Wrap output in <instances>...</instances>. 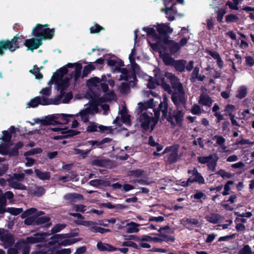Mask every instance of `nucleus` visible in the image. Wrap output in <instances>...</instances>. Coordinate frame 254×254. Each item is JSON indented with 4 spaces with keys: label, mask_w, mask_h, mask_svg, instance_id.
Listing matches in <instances>:
<instances>
[{
    "label": "nucleus",
    "mask_w": 254,
    "mask_h": 254,
    "mask_svg": "<svg viewBox=\"0 0 254 254\" xmlns=\"http://www.w3.org/2000/svg\"><path fill=\"white\" fill-rule=\"evenodd\" d=\"M63 76L61 75L60 73L57 71V70L54 73L51 80L49 81V83L51 82L53 83V82L55 83H58L60 80H62Z\"/></svg>",
    "instance_id": "13d9d810"
},
{
    "label": "nucleus",
    "mask_w": 254,
    "mask_h": 254,
    "mask_svg": "<svg viewBox=\"0 0 254 254\" xmlns=\"http://www.w3.org/2000/svg\"><path fill=\"white\" fill-rule=\"evenodd\" d=\"M97 248L98 250L101 252H114L117 250V248L111 246V245L107 243H103L102 242H98L97 244Z\"/></svg>",
    "instance_id": "6ab92c4d"
},
{
    "label": "nucleus",
    "mask_w": 254,
    "mask_h": 254,
    "mask_svg": "<svg viewBox=\"0 0 254 254\" xmlns=\"http://www.w3.org/2000/svg\"><path fill=\"white\" fill-rule=\"evenodd\" d=\"M142 30L146 32L147 41L152 50L159 52V35H157L153 28L143 27Z\"/></svg>",
    "instance_id": "0eeeda50"
},
{
    "label": "nucleus",
    "mask_w": 254,
    "mask_h": 254,
    "mask_svg": "<svg viewBox=\"0 0 254 254\" xmlns=\"http://www.w3.org/2000/svg\"><path fill=\"white\" fill-rule=\"evenodd\" d=\"M95 69V66L90 63L83 67L82 71V77L87 76L92 70Z\"/></svg>",
    "instance_id": "72a5a7b5"
},
{
    "label": "nucleus",
    "mask_w": 254,
    "mask_h": 254,
    "mask_svg": "<svg viewBox=\"0 0 254 254\" xmlns=\"http://www.w3.org/2000/svg\"><path fill=\"white\" fill-rule=\"evenodd\" d=\"M40 105H59L61 103V101L56 96L54 99L48 98L44 96L40 97Z\"/></svg>",
    "instance_id": "a211bd4d"
},
{
    "label": "nucleus",
    "mask_w": 254,
    "mask_h": 254,
    "mask_svg": "<svg viewBox=\"0 0 254 254\" xmlns=\"http://www.w3.org/2000/svg\"><path fill=\"white\" fill-rule=\"evenodd\" d=\"M79 235V229L75 228L72 230L70 232L66 234H64L65 238H73Z\"/></svg>",
    "instance_id": "338daca9"
},
{
    "label": "nucleus",
    "mask_w": 254,
    "mask_h": 254,
    "mask_svg": "<svg viewBox=\"0 0 254 254\" xmlns=\"http://www.w3.org/2000/svg\"><path fill=\"white\" fill-rule=\"evenodd\" d=\"M101 82V80L97 77H91L88 79L86 82L87 85L88 86H96L97 83H99Z\"/></svg>",
    "instance_id": "09e8293b"
},
{
    "label": "nucleus",
    "mask_w": 254,
    "mask_h": 254,
    "mask_svg": "<svg viewBox=\"0 0 254 254\" xmlns=\"http://www.w3.org/2000/svg\"><path fill=\"white\" fill-rule=\"evenodd\" d=\"M6 198L4 196L0 197V214H3L7 212V208H6Z\"/></svg>",
    "instance_id": "58836bf2"
},
{
    "label": "nucleus",
    "mask_w": 254,
    "mask_h": 254,
    "mask_svg": "<svg viewBox=\"0 0 254 254\" xmlns=\"http://www.w3.org/2000/svg\"><path fill=\"white\" fill-rule=\"evenodd\" d=\"M215 12L217 14V20L219 22H222L223 16L226 13L225 9L223 8H219L217 7L215 9Z\"/></svg>",
    "instance_id": "a19ab883"
},
{
    "label": "nucleus",
    "mask_w": 254,
    "mask_h": 254,
    "mask_svg": "<svg viewBox=\"0 0 254 254\" xmlns=\"http://www.w3.org/2000/svg\"><path fill=\"white\" fill-rule=\"evenodd\" d=\"M51 234L44 232L37 233L34 234V236L26 237L25 240H21L18 241L15 244V247L17 249H22L23 254H29L30 253V244H36L45 241L46 237L49 236Z\"/></svg>",
    "instance_id": "f03ea898"
},
{
    "label": "nucleus",
    "mask_w": 254,
    "mask_h": 254,
    "mask_svg": "<svg viewBox=\"0 0 254 254\" xmlns=\"http://www.w3.org/2000/svg\"><path fill=\"white\" fill-rule=\"evenodd\" d=\"M112 141V139L109 137H105L102 139L101 141H98L96 140H91L87 141L84 145H91L92 146L96 145L99 148H104L105 147L104 144L105 143H110Z\"/></svg>",
    "instance_id": "f8f14e48"
},
{
    "label": "nucleus",
    "mask_w": 254,
    "mask_h": 254,
    "mask_svg": "<svg viewBox=\"0 0 254 254\" xmlns=\"http://www.w3.org/2000/svg\"><path fill=\"white\" fill-rule=\"evenodd\" d=\"M247 93V88L244 86H242L238 89L236 97L239 99H242L246 96Z\"/></svg>",
    "instance_id": "c03bdc74"
},
{
    "label": "nucleus",
    "mask_w": 254,
    "mask_h": 254,
    "mask_svg": "<svg viewBox=\"0 0 254 254\" xmlns=\"http://www.w3.org/2000/svg\"><path fill=\"white\" fill-rule=\"evenodd\" d=\"M83 198L82 195L77 193H67L64 195V199L71 202H75L76 200H81Z\"/></svg>",
    "instance_id": "a878e982"
},
{
    "label": "nucleus",
    "mask_w": 254,
    "mask_h": 254,
    "mask_svg": "<svg viewBox=\"0 0 254 254\" xmlns=\"http://www.w3.org/2000/svg\"><path fill=\"white\" fill-rule=\"evenodd\" d=\"M81 240V238H72L70 239H64L62 241L61 240V242L58 244V245L60 248L61 246H66L68 245H71L79 241H80Z\"/></svg>",
    "instance_id": "cd10ccee"
},
{
    "label": "nucleus",
    "mask_w": 254,
    "mask_h": 254,
    "mask_svg": "<svg viewBox=\"0 0 254 254\" xmlns=\"http://www.w3.org/2000/svg\"><path fill=\"white\" fill-rule=\"evenodd\" d=\"M216 174L220 176L222 178L224 179H229L234 176V175L232 174V173L226 172L224 170L222 169L218 171L216 173Z\"/></svg>",
    "instance_id": "864d4df0"
},
{
    "label": "nucleus",
    "mask_w": 254,
    "mask_h": 254,
    "mask_svg": "<svg viewBox=\"0 0 254 254\" xmlns=\"http://www.w3.org/2000/svg\"><path fill=\"white\" fill-rule=\"evenodd\" d=\"M93 166L102 167H109L112 164V161L110 159H95L91 161Z\"/></svg>",
    "instance_id": "f3484780"
},
{
    "label": "nucleus",
    "mask_w": 254,
    "mask_h": 254,
    "mask_svg": "<svg viewBox=\"0 0 254 254\" xmlns=\"http://www.w3.org/2000/svg\"><path fill=\"white\" fill-rule=\"evenodd\" d=\"M10 187L16 190H26L27 187L18 181H12L10 182Z\"/></svg>",
    "instance_id": "e433bc0d"
},
{
    "label": "nucleus",
    "mask_w": 254,
    "mask_h": 254,
    "mask_svg": "<svg viewBox=\"0 0 254 254\" xmlns=\"http://www.w3.org/2000/svg\"><path fill=\"white\" fill-rule=\"evenodd\" d=\"M57 83L58 89L60 90V93L57 97L61 101L65 94L64 91L69 86V82L67 79H64L60 80Z\"/></svg>",
    "instance_id": "4468645a"
},
{
    "label": "nucleus",
    "mask_w": 254,
    "mask_h": 254,
    "mask_svg": "<svg viewBox=\"0 0 254 254\" xmlns=\"http://www.w3.org/2000/svg\"><path fill=\"white\" fill-rule=\"evenodd\" d=\"M126 226H128L127 228V232L128 233H137L139 231V229L137 228L139 225L135 222H131L127 223Z\"/></svg>",
    "instance_id": "c756f323"
},
{
    "label": "nucleus",
    "mask_w": 254,
    "mask_h": 254,
    "mask_svg": "<svg viewBox=\"0 0 254 254\" xmlns=\"http://www.w3.org/2000/svg\"><path fill=\"white\" fill-rule=\"evenodd\" d=\"M0 239L7 247H11L14 243V237L10 233L3 234Z\"/></svg>",
    "instance_id": "aec40b11"
},
{
    "label": "nucleus",
    "mask_w": 254,
    "mask_h": 254,
    "mask_svg": "<svg viewBox=\"0 0 254 254\" xmlns=\"http://www.w3.org/2000/svg\"><path fill=\"white\" fill-rule=\"evenodd\" d=\"M37 177L41 180H49L50 179V173L48 172H43L39 169L35 170Z\"/></svg>",
    "instance_id": "c85d7f7f"
},
{
    "label": "nucleus",
    "mask_w": 254,
    "mask_h": 254,
    "mask_svg": "<svg viewBox=\"0 0 254 254\" xmlns=\"http://www.w3.org/2000/svg\"><path fill=\"white\" fill-rule=\"evenodd\" d=\"M154 124L151 125V130H153L156 124L159 121V107L154 110ZM154 120L153 117L149 116L147 113H143L141 114L139 117V122H140V126L143 131H147L149 128L150 124L151 121Z\"/></svg>",
    "instance_id": "20e7f679"
},
{
    "label": "nucleus",
    "mask_w": 254,
    "mask_h": 254,
    "mask_svg": "<svg viewBox=\"0 0 254 254\" xmlns=\"http://www.w3.org/2000/svg\"><path fill=\"white\" fill-rule=\"evenodd\" d=\"M186 63V61L184 60L175 61L172 66H174L177 70L182 72L185 69Z\"/></svg>",
    "instance_id": "7c9ffc66"
},
{
    "label": "nucleus",
    "mask_w": 254,
    "mask_h": 254,
    "mask_svg": "<svg viewBox=\"0 0 254 254\" xmlns=\"http://www.w3.org/2000/svg\"><path fill=\"white\" fill-rule=\"evenodd\" d=\"M138 109L140 112H141L143 111L147 110L149 108H153L154 106V100L153 98H151L144 103L140 102L138 103Z\"/></svg>",
    "instance_id": "b1692460"
},
{
    "label": "nucleus",
    "mask_w": 254,
    "mask_h": 254,
    "mask_svg": "<svg viewBox=\"0 0 254 254\" xmlns=\"http://www.w3.org/2000/svg\"><path fill=\"white\" fill-rule=\"evenodd\" d=\"M212 139L213 140L215 141V146L222 145L223 143H225L226 141L225 139L221 135H214L212 137Z\"/></svg>",
    "instance_id": "4c0bfd02"
},
{
    "label": "nucleus",
    "mask_w": 254,
    "mask_h": 254,
    "mask_svg": "<svg viewBox=\"0 0 254 254\" xmlns=\"http://www.w3.org/2000/svg\"><path fill=\"white\" fill-rule=\"evenodd\" d=\"M50 221V218L48 216L36 217L35 224L36 225L44 224L49 222Z\"/></svg>",
    "instance_id": "49530a36"
},
{
    "label": "nucleus",
    "mask_w": 254,
    "mask_h": 254,
    "mask_svg": "<svg viewBox=\"0 0 254 254\" xmlns=\"http://www.w3.org/2000/svg\"><path fill=\"white\" fill-rule=\"evenodd\" d=\"M66 226L64 224H57L51 229V234H54L60 232Z\"/></svg>",
    "instance_id": "8fccbe9b"
},
{
    "label": "nucleus",
    "mask_w": 254,
    "mask_h": 254,
    "mask_svg": "<svg viewBox=\"0 0 254 254\" xmlns=\"http://www.w3.org/2000/svg\"><path fill=\"white\" fill-rule=\"evenodd\" d=\"M23 211L22 208L8 207L7 208V212L10 213L13 215H17Z\"/></svg>",
    "instance_id": "3c124183"
},
{
    "label": "nucleus",
    "mask_w": 254,
    "mask_h": 254,
    "mask_svg": "<svg viewBox=\"0 0 254 254\" xmlns=\"http://www.w3.org/2000/svg\"><path fill=\"white\" fill-rule=\"evenodd\" d=\"M135 48L134 47L131 50V53L129 55V60L130 63L132 64L133 67H135L136 66H138V65L135 62V58L134 57V55H135Z\"/></svg>",
    "instance_id": "e2e57ef3"
},
{
    "label": "nucleus",
    "mask_w": 254,
    "mask_h": 254,
    "mask_svg": "<svg viewBox=\"0 0 254 254\" xmlns=\"http://www.w3.org/2000/svg\"><path fill=\"white\" fill-rule=\"evenodd\" d=\"M148 141L149 144L150 146L153 147L156 146V151L153 152V155H159V143L155 141L152 136H149Z\"/></svg>",
    "instance_id": "de8ad7c7"
},
{
    "label": "nucleus",
    "mask_w": 254,
    "mask_h": 254,
    "mask_svg": "<svg viewBox=\"0 0 254 254\" xmlns=\"http://www.w3.org/2000/svg\"><path fill=\"white\" fill-rule=\"evenodd\" d=\"M42 152V149L41 148H34L26 151L24 153L25 156H28L33 155L35 154H40Z\"/></svg>",
    "instance_id": "603ef678"
},
{
    "label": "nucleus",
    "mask_w": 254,
    "mask_h": 254,
    "mask_svg": "<svg viewBox=\"0 0 254 254\" xmlns=\"http://www.w3.org/2000/svg\"><path fill=\"white\" fill-rule=\"evenodd\" d=\"M162 111V118H166L167 120L171 123L172 125H174L175 123L173 122V119L171 116L169 115L168 116V108L166 102L164 103L160 104V110Z\"/></svg>",
    "instance_id": "412c9836"
},
{
    "label": "nucleus",
    "mask_w": 254,
    "mask_h": 254,
    "mask_svg": "<svg viewBox=\"0 0 254 254\" xmlns=\"http://www.w3.org/2000/svg\"><path fill=\"white\" fill-rule=\"evenodd\" d=\"M252 251L249 245H245L242 248L238 253V254H251Z\"/></svg>",
    "instance_id": "774afa93"
},
{
    "label": "nucleus",
    "mask_w": 254,
    "mask_h": 254,
    "mask_svg": "<svg viewBox=\"0 0 254 254\" xmlns=\"http://www.w3.org/2000/svg\"><path fill=\"white\" fill-rule=\"evenodd\" d=\"M35 122L38 123H41L42 125L47 126V125H61L62 123L60 121L55 120V116L52 115L46 117L45 119L39 120L37 119L36 120Z\"/></svg>",
    "instance_id": "ddd939ff"
},
{
    "label": "nucleus",
    "mask_w": 254,
    "mask_h": 254,
    "mask_svg": "<svg viewBox=\"0 0 254 254\" xmlns=\"http://www.w3.org/2000/svg\"><path fill=\"white\" fill-rule=\"evenodd\" d=\"M124 62L122 60H119L118 63V66H116L115 67L113 68L114 72H121L120 80H124L126 81H128L129 79L131 78V75L129 74L128 70L126 68H121L124 66Z\"/></svg>",
    "instance_id": "9d476101"
},
{
    "label": "nucleus",
    "mask_w": 254,
    "mask_h": 254,
    "mask_svg": "<svg viewBox=\"0 0 254 254\" xmlns=\"http://www.w3.org/2000/svg\"><path fill=\"white\" fill-rule=\"evenodd\" d=\"M198 103L202 105L210 107L212 104V100L208 95L201 94L199 98Z\"/></svg>",
    "instance_id": "bb28decb"
},
{
    "label": "nucleus",
    "mask_w": 254,
    "mask_h": 254,
    "mask_svg": "<svg viewBox=\"0 0 254 254\" xmlns=\"http://www.w3.org/2000/svg\"><path fill=\"white\" fill-rule=\"evenodd\" d=\"M24 39L25 37L23 35L18 36L17 34L10 40L7 39L0 40V48L2 56L5 55L7 50L11 53H13L19 49L20 48L19 44L23 42Z\"/></svg>",
    "instance_id": "7ed1b4c3"
},
{
    "label": "nucleus",
    "mask_w": 254,
    "mask_h": 254,
    "mask_svg": "<svg viewBox=\"0 0 254 254\" xmlns=\"http://www.w3.org/2000/svg\"><path fill=\"white\" fill-rule=\"evenodd\" d=\"M165 7L162 9V12L164 13L166 17L170 20L175 19V16L177 13L175 5L176 4L171 1L165 2Z\"/></svg>",
    "instance_id": "1a4fd4ad"
},
{
    "label": "nucleus",
    "mask_w": 254,
    "mask_h": 254,
    "mask_svg": "<svg viewBox=\"0 0 254 254\" xmlns=\"http://www.w3.org/2000/svg\"><path fill=\"white\" fill-rule=\"evenodd\" d=\"M156 85H159V80L151 76L149 77L147 86L149 89H153L155 88Z\"/></svg>",
    "instance_id": "79ce46f5"
},
{
    "label": "nucleus",
    "mask_w": 254,
    "mask_h": 254,
    "mask_svg": "<svg viewBox=\"0 0 254 254\" xmlns=\"http://www.w3.org/2000/svg\"><path fill=\"white\" fill-rule=\"evenodd\" d=\"M167 229V233L170 234L173 232V230L168 226H167L164 228H160V241H173L174 239L169 237L167 235H163V232Z\"/></svg>",
    "instance_id": "5701e85b"
},
{
    "label": "nucleus",
    "mask_w": 254,
    "mask_h": 254,
    "mask_svg": "<svg viewBox=\"0 0 254 254\" xmlns=\"http://www.w3.org/2000/svg\"><path fill=\"white\" fill-rule=\"evenodd\" d=\"M40 97L38 96L31 99L29 102L28 105L30 107L35 108L39 105H40Z\"/></svg>",
    "instance_id": "4d7b16f0"
},
{
    "label": "nucleus",
    "mask_w": 254,
    "mask_h": 254,
    "mask_svg": "<svg viewBox=\"0 0 254 254\" xmlns=\"http://www.w3.org/2000/svg\"><path fill=\"white\" fill-rule=\"evenodd\" d=\"M42 26L41 24H37L36 26L33 29L31 35L41 39L42 41L51 40L55 35V28H45V29H41Z\"/></svg>",
    "instance_id": "39448f33"
},
{
    "label": "nucleus",
    "mask_w": 254,
    "mask_h": 254,
    "mask_svg": "<svg viewBox=\"0 0 254 254\" xmlns=\"http://www.w3.org/2000/svg\"><path fill=\"white\" fill-rule=\"evenodd\" d=\"M92 150V148L87 150H81L78 148L74 149L75 154L80 155L83 158L86 157Z\"/></svg>",
    "instance_id": "f704fd0d"
},
{
    "label": "nucleus",
    "mask_w": 254,
    "mask_h": 254,
    "mask_svg": "<svg viewBox=\"0 0 254 254\" xmlns=\"http://www.w3.org/2000/svg\"><path fill=\"white\" fill-rule=\"evenodd\" d=\"M162 58L164 64L168 65H172L175 61L171 56L168 54H164Z\"/></svg>",
    "instance_id": "ea45409f"
},
{
    "label": "nucleus",
    "mask_w": 254,
    "mask_h": 254,
    "mask_svg": "<svg viewBox=\"0 0 254 254\" xmlns=\"http://www.w3.org/2000/svg\"><path fill=\"white\" fill-rule=\"evenodd\" d=\"M36 218V217L35 216H31L30 217H28L24 220V223L26 225H36L35 224Z\"/></svg>",
    "instance_id": "0e129e2a"
},
{
    "label": "nucleus",
    "mask_w": 254,
    "mask_h": 254,
    "mask_svg": "<svg viewBox=\"0 0 254 254\" xmlns=\"http://www.w3.org/2000/svg\"><path fill=\"white\" fill-rule=\"evenodd\" d=\"M98 126L95 123L90 122L86 128V131L87 132H94L98 131Z\"/></svg>",
    "instance_id": "5fc2aeb1"
},
{
    "label": "nucleus",
    "mask_w": 254,
    "mask_h": 254,
    "mask_svg": "<svg viewBox=\"0 0 254 254\" xmlns=\"http://www.w3.org/2000/svg\"><path fill=\"white\" fill-rule=\"evenodd\" d=\"M165 77L170 80L172 86L175 90V92L172 95L173 102L176 105L184 103L186 100L185 92L179 79L172 73L169 72L166 73Z\"/></svg>",
    "instance_id": "f257e3e1"
},
{
    "label": "nucleus",
    "mask_w": 254,
    "mask_h": 254,
    "mask_svg": "<svg viewBox=\"0 0 254 254\" xmlns=\"http://www.w3.org/2000/svg\"><path fill=\"white\" fill-rule=\"evenodd\" d=\"M164 43L166 46L170 50L172 54L177 53L181 48L179 43H176L173 41L168 40L166 37L165 38Z\"/></svg>",
    "instance_id": "dca6fc26"
},
{
    "label": "nucleus",
    "mask_w": 254,
    "mask_h": 254,
    "mask_svg": "<svg viewBox=\"0 0 254 254\" xmlns=\"http://www.w3.org/2000/svg\"><path fill=\"white\" fill-rule=\"evenodd\" d=\"M206 220L210 223L216 224L223 220V217L217 213H210L205 217Z\"/></svg>",
    "instance_id": "4be33fe9"
},
{
    "label": "nucleus",
    "mask_w": 254,
    "mask_h": 254,
    "mask_svg": "<svg viewBox=\"0 0 254 254\" xmlns=\"http://www.w3.org/2000/svg\"><path fill=\"white\" fill-rule=\"evenodd\" d=\"M104 28L98 24H95L93 26L90 28V32L91 33H98Z\"/></svg>",
    "instance_id": "680f3d73"
},
{
    "label": "nucleus",
    "mask_w": 254,
    "mask_h": 254,
    "mask_svg": "<svg viewBox=\"0 0 254 254\" xmlns=\"http://www.w3.org/2000/svg\"><path fill=\"white\" fill-rule=\"evenodd\" d=\"M64 239H65L64 234H54V235L50 238V241L48 243V245L50 246H52L53 245H55L57 243L59 244V243H60V241H61V240H62Z\"/></svg>",
    "instance_id": "393cba45"
},
{
    "label": "nucleus",
    "mask_w": 254,
    "mask_h": 254,
    "mask_svg": "<svg viewBox=\"0 0 254 254\" xmlns=\"http://www.w3.org/2000/svg\"><path fill=\"white\" fill-rule=\"evenodd\" d=\"M74 223L77 225H82L86 227L91 226L90 231L93 233H98V229L99 227L96 226H92L94 225V222L91 221L86 220H74Z\"/></svg>",
    "instance_id": "2eb2a0df"
},
{
    "label": "nucleus",
    "mask_w": 254,
    "mask_h": 254,
    "mask_svg": "<svg viewBox=\"0 0 254 254\" xmlns=\"http://www.w3.org/2000/svg\"><path fill=\"white\" fill-rule=\"evenodd\" d=\"M203 110L197 104H194L191 108V112L193 115H200Z\"/></svg>",
    "instance_id": "6e6d98bb"
},
{
    "label": "nucleus",
    "mask_w": 254,
    "mask_h": 254,
    "mask_svg": "<svg viewBox=\"0 0 254 254\" xmlns=\"http://www.w3.org/2000/svg\"><path fill=\"white\" fill-rule=\"evenodd\" d=\"M144 171L141 169H136L130 170L129 172V175L134 178H139L143 175Z\"/></svg>",
    "instance_id": "a18cd8bd"
},
{
    "label": "nucleus",
    "mask_w": 254,
    "mask_h": 254,
    "mask_svg": "<svg viewBox=\"0 0 254 254\" xmlns=\"http://www.w3.org/2000/svg\"><path fill=\"white\" fill-rule=\"evenodd\" d=\"M42 41L39 38H32L26 39L23 42V45L27 48V50L33 51L42 45Z\"/></svg>",
    "instance_id": "9b49d317"
},
{
    "label": "nucleus",
    "mask_w": 254,
    "mask_h": 254,
    "mask_svg": "<svg viewBox=\"0 0 254 254\" xmlns=\"http://www.w3.org/2000/svg\"><path fill=\"white\" fill-rule=\"evenodd\" d=\"M173 29L170 28L168 24H160V34H170L172 33ZM161 42V36H160V43Z\"/></svg>",
    "instance_id": "2f4dec72"
},
{
    "label": "nucleus",
    "mask_w": 254,
    "mask_h": 254,
    "mask_svg": "<svg viewBox=\"0 0 254 254\" xmlns=\"http://www.w3.org/2000/svg\"><path fill=\"white\" fill-rule=\"evenodd\" d=\"M80 131H77L73 129H68L66 130H64L63 132H61V133L62 134H64L65 135L66 138H68L71 137H73L75 135H76L78 134H79Z\"/></svg>",
    "instance_id": "c9c22d12"
},
{
    "label": "nucleus",
    "mask_w": 254,
    "mask_h": 254,
    "mask_svg": "<svg viewBox=\"0 0 254 254\" xmlns=\"http://www.w3.org/2000/svg\"><path fill=\"white\" fill-rule=\"evenodd\" d=\"M86 206L83 204H74L72 206L71 210L76 211L84 213L86 211Z\"/></svg>",
    "instance_id": "bf43d9fd"
},
{
    "label": "nucleus",
    "mask_w": 254,
    "mask_h": 254,
    "mask_svg": "<svg viewBox=\"0 0 254 254\" xmlns=\"http://www.w3.org/2000/svg\"><path fill=\"white\" fill-rule=\"evenodd\" d=\"M199 68L197 67H195L193 69V70L191 73V78L193 80L197 79L199 81H203L205 78L204 75H199Z\"/></svg>",
    "instance_id": "473e14b6"
},
{
    "label": "nucleus",
    "mask_w": 254,
    "mask_h": 254,
    "mask_svg": "<svg viewBox=\"0 0 254 254\" xmlns=\"http://www.w3.org/2000/svg\"><path fill=\"white\" fill-rule=\"evenodd\" d=\"M239 20V16L234 14H229L225 16V21L227 23L237 22Z\"/></svg>",
    "instance_id": "37998d69"
},
{
    "label": "nucleus",
    "mask_w": 254,
    "mask_h": 254,
    "mask_svg": "<svg viewBox=\"0 0 254 254\" xmlns=\"http://www.w3.org/2000/svg\"><path fill=\"white\" fill-rule=\"evenodd\" d=\"M162 154H166L165 157L166 162L172 164L177 162L183 156V152L180 149L179 146L174 145L167 147Z\"/></svg>",
    "instance_id": "423d86ee"
},
{
    "label": "nucleus",
    "mask_w": 254,
    "mask_h": 254,
    "mask_svg": "<svg viewBox=\"0 0 254 254\" xmlns=\"http://www.w3.org/2000/svg\"><path fill=\"white\" fill-rule=\"evenodd\" d=\"M3 136L1 138H0V139H2L4 142H8L10 141L12 135L9 133L7 130H3L2 131Z\"/></svg>",
    "instance_id": "052dcab7"
},
{
    "label": "nucleus",
    "mask_w": 254,
    "mask_h": 254,
    "mask_svg": "<svg viewBox=\"0 0 254 254\" xmlns=\"http://www.w3.org/2000/svg\"><path fill=\"white\" fill-rule=\"evenodd\" d=\"M235 110L236 108L234 105L229 104L226 106L224 111L230 116V117H231L232 116H234L232 113Z\"/></svg>",
    "instance_id": "69168bd1"
},
{
    "label": "nucleus",
    "mask_w": 254,
    "mask_h": 254,
    "mask_svg": "<svg viewBox=\"0 0 254 254\" xmlns=\"http://www.w3.org/2000/svg\"><path fill=\"white\" fill-rule=\"evenodd\" d=\"M188 174L190 175L187 181H184L181 183V185L183 187H188L193 182H196L199 184H204L205 180L201 175L198 173L195 168L192 170H189Z\"/></svg>",
    "instance_id": "6e6552de"
}]
</instances>
